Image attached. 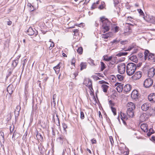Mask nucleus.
I'll return each mask as SVG.
<instances>
[{"instance_id":"obj_1","label":"nucleus","mask_w":155,"mask_h":155,"mask_svg":"<svg viewBox=\"0 0 155 155\" xmlns=\"http://www.w3.org/2000/svg\"><path fill=\"white\" fill-rule=\"evenodd\" d=\"M100 21L102 23L101 32V33H105L109 30L111 22L104 17L100 18Z\"/></svg>"},{"instance_id":"obj_2","label":"nucleus","mask_w":155,"mask_h":155,"mask_svg":"<svg viewBox=\"0 0 155 155\" xmlns=\"http://www.w3.org/2000/svg\"><path fill=\"white\" fill-rule=\"evenodd\" d=\"M135 108L134 104L131 102L128 103L127 104V117H132L134 116V110Z\"/></svg>"},{"instance_id":"obj_3","label":"nucleus","mask_w":155,"mask_h":155,"mask_svg":"<svg viewBox=\"0 0 155 155\" xmlns=\"http://www.w3.org/2000/svg\"><path fill=\"white\" fill-rule=\"evenodd\" d=\"M136 69V65L133 63H130L127 65V74L129 76L134 73Z\"/></svg>"},{"instance_id":"obj_4","label":"nucleus","mask_w":155,"mask_h":155,"mask_svg":"<svg viewBox=\"0 0 155 155\" xmlns=\"http://www.w3.org/2000/svg\"><path fill=\"white\" fill-rule=\"evenodd\" d=\"M140 127L143 131L146 132H148L147 135L149 136L153 133V129L150 128L149 130H148V126L147 124H142L141 125Z\"/></svg>"},{"instance_id":"obj_5","label":"nucleus","mask_w":155,"mask_h":155,"mask_svg":"<svg viewBox=\"0 0 155 155\" xmlns=\"http://www.w3.org/2000/svg\"><path fill=\"white\" fill-rule=\"evenodd\" d=\"M144 58L145 60H153L155 59V55L153 54L149 53L148 50H146L144 52Z\"/></svg>"},{"instance_id":"obj_6","label":"nucleus","mask_w":155,"mask_h":155,"mask_svg":"<svg viewBox=\"0 0 155 155\" xmlns=\"http://www.w3.org/2000/svg\"><path fill=\"white\" fill-rule=\"evenodd\" d=\"M153 83V81L152 79L148 78L144 81L143 86L146 88H149L152 85Z\"/></svg>"},{"instance_id":"obj_7","label":"nucleus","mask_w":155,"mask_h":155,"mask_svg":"<svg viewBox=\"0 0 155 155\" xmlns=\"http://www.w3.org/2000/svg\"><path fill=\"white\" fill-rule=\"evenodd\" d=\"M142 73L140 71L136 72L130 78V81L136 80L140 79L142 76Z\"/></svg>"},{"instance_id":"obj_8","label":"nucleus","mask_w":155,"mask_h":155,"mask_svg":"<svg viewBox=\"0 0 155 155\" xmlns=\"http://www.w3.org/2000/svg\"><path fill=\"white\" fill-rule=\"evenodd\" d=\"M125 66L124 63L120 64L118 66V71L120 73L122 74L125 72Z\"/></svg>"},{"instance_id":"obj_9","label":"nucleus","mask_w":155,"mask_h":155,"mask_svg":"<svg viewBox=\"0 0 155 155\" xmlns=\"http://www.w3.org/2000/svg\"><path fill=\"white\" fill-rule=\"evenodd\" d=\"M27 33L29 35H35V36H36L38 34L37 31L35 29H33L31 27H29L27 31Z\"/></svg>"},{"instance_id":"obj_10","label":"nucleus","mask_w":155,"mask_h":155,"mask_svg":"<svg viewBox=\"0 0 155 155\" xmlns=\"http://www.w3.org/2000/svg\"><path fill=\"white\" fill-rule=\"evenodd\" d=\"M83 84L86 86L88 87L91 91H92L91 89L93 90L92 86V81L90 79H87L84 80V81Z\"/></svg>"},{"instance_id":"obj_11","label":"nucleus","mask_w":155,"mask_h":155,"mask_svg":"<svg viewBox=\"0 0 155 155\" xmlns=\"http://www.w3.org/2000/svg\"><path fill=\"white\" fill-rule=\"evenodd\" d=\"M132 49L134 50L133 52L134 53H136L137 51L138 47L134 44H133L128 46L127 48V51H130Z\"/></svg>"},{"instance_id":"obj_12","label":"nucleus","mask_w":155,"mask_h":155,"mask_svg":"<svg viewBox=\"0 0 155 155\" xmlns=\"http://www.w3.org/2000/svg\"><path fill=\"white\" fill-rule=\"evenodd\" d=\"M131 97L133 99H136L139 97V94L138 92L136 90H134L132 92Z\"/></svg>"},{"instance_id":"obj_13","label":"nucleus","mask_w":155,"mask_h":155,"mask_svg":"<svg viewBox=\"0 0 155 155\" xmlns=\"http://www.w3.org/2000/svg\"><path fill=\"white\" fill-rule=\"evenodd\" d=\"M151 106V104L150 103H146L143 104L141 107V109L144 111L147 110Z\"/></svg>"},{"instance_id":"obj_14","label":"nucleus","mask_w":155,"mask_h":155,"mask_svg":"<svg viewBox=\"0 0 155 155\" xmlns=\"http://www.w3.org/2000/svg\"><path fill=\"white\" fill-rule=\"evenodd\" d=\"M147 115L146 113L142 114L140 117V120L141 122L145 121L148 119Z\"/></svg>"},{"instance_id":"obj_15","label":"nucleus","mask_w":155,"mask_h":155,"mask_svg":"<svg viewBox=\"0 0 155 155\" xmlns=\"http://www.w3.org/2000/svg\"><path fill=\"white\" fill-rule=\"evenodd\" d=\"M148 100L151 102H155V94L151 93L150 94L148 97Z\"/></svg>"},{"instance_id":"obj_16","label":"nucleus","mask_w":155,"mask_h":155,"mask_svg":"<svg viewBox=\"0 0 155 155\" xmlns=\"http://www.w3.org/2000/svg\"><path fill=\"white\" fill-rule=\"evenodd\" d=\"M147 21L152 23H155V17L152 16L148 15L146 17Z\"/></svg>"},{"instance_id":"obj_17","label":"nucleus","mask_w":155,"mask_h":155,"mask_svg":"<svg viewBox=\"0 0 155 155\" xmlns=\"http://www.w3.org/2000/svg\"><path fill=\"white\" fill-rule=\"evenodd\" d=\"M155 69L153 68L152 67L150 68L148 71V75L149 77H153L155 73Z\"/></svg>"},{"instance_id":"obj_18","label":"nucleus","mask_w":155,"mask_h":155,"mask_svg":"<svg viewBox=\"0 0 155 155\" xmlns=\"http://www.w3.org/2000/svg\"><path fill=\"white\" fill-rule=\"evenodd\" d=\"M120 118L121 120H122L124 124L125 125H126V122H125V118L126 117V114L122 112L120 113Z\"/></svg>"},{"instance_id":"obj_19","label":"nucleus","mask_w":155,"mask_h":155,"mask_svg":"<svg viewBox=\"0 0 155 155\" xmlns=\"http://www.w3.org/2000/svg\"><path fill=\"white\" fill-rule=\"evenodd\" d=\"M60 63H59L56 66L53 68V69L55 71L56 73H59L60 71Z\"/></svg>"},{"instance_id":"obj_20","label":"nucleus","mask_w":155,"mask_h":155,"mask_svg":"<svg viewBox=\"0 0 155 155\" xmlns=\"http://www.w3.org/2000/svg\"><path fill=\"white\" fill-rule=\"evenodd\" d=\"M127 24L128 25L127 26V29H128V32L129 33L128 34H129L132 32V27L133 26V25L131 24L130 23H127ZM128 34L127 33V35Z\"/></svg>"},{"instance_id":"obj_21","label":"nucleus","mask_w":155,"mask_h":155,"mask_svg":"<svg viewBox=\"0 0 155 155\" xmlns=\"http://www.w3.org/2000/svg\"><path fill=\"white\" fill-rule=\"evenodd\" d=\"M129 59L135 62H137L138 61V59L135 55H133L130 57Z\"/></svg>"},{"instance_id":"obj_22","label":"nucleus","mask_w":155,"mask_h":155,"mask_svg":"<svg viewBox=\"0 0 155 155\" xmlns=\"http://www.w3.org/2000/svg\"><path fill=\"white\" fill-rule=\"evenodd\" d=\"M112 35V32H109L108 34H103L102 35V38H103L107 39L108 37H111Z\"/></svg>"},{"instance_id":"obj_23","label":"nucleus","mask_w":155,"mask_h":155,"mask_svg":"<svg viewBox=\"0 0 155 155\" xmlns=\"http://www.w3.org/2000/svg\"><path fill=\"white\" fill-rule=\"evenodd\" d=\"M108 87H109L106 84H102L101 86V88L102 90L104 92H107Z\"/></svg>"},{"instance_id":"obj_24","label":"nucleus","mask_w":155,"mask_h":155,"mask_svg":"<svg viewBox=\"0 0 155 155\" xmlns=\"http://www.w3.org/2000/svg\"><path fill=\"white\" fill-rule=\"evenodd\" d=\"M103 58L104 60L106 61H110L112 58V56L108 57L107 55L104 56Z\"/></svg>"},{"instance_id":"obj_25","label":"nucleus","mask_w":155,"mask_h":155,"mask_svg":"<svg viewBox=\"0 0 155 155\" xmlns=\"http://www.w3.org/2000/svg\"><path fill=\"white\" fill-rule=\"evenodd\" d=\"M36 137L38 139L40 140L41 141L43 140V136L40 133H38L36 135Z\"/></svg>"},{"instance_id":"obj_26","label":"nucleus","mask_w":155,"mask_h":155,"mask_svg":"<svg viewBox=\"0 0 155 155\" xmlns=\"http://www.w3.org/2000/svg\"><path fill=\"white\" fill-rule=\"evenodd\" d=\"M64 139V138L62 136H61L59 137L57 139V141L58 142L62 144L63 143V140Z\"/></svg>"},{"instance_id":"obj_27","label":"nucleus","mask_w":155,"mask_h":155,"mask_svg":"<svg viewBox=\"0 0 155 155\" xmlns=\"http://www.w3.org/2000/svg\"><path fill=\"white\" fill-rule=\"evenodd\" d=\"M81 67V70H82L83 69H85L86 68L87 64L85 63L82 62L80 64Z\"/></svg>"},{"instance_id":"obj_28","label":"nucleus","mask_w":155,"mask_h":155,"mask_svg":"<svg viewBox=\"0 0 155 155\" xmlns=\"http://www.w3.org/2000/svg\"><path fill=\"white\" fill-rule=\"evenodd\" d=\"M7 91L9 94H12L13 93L12 86L10 85L8 86L7 88Z\"/></svg>"},{"instance_id":"obj_29","label":"nucleus","mask_w":155,"mask_h":155,"mask_svg":"<svg viewBox=\"0 0 155 155\" xmlns=\"http://www.w3.org/2000/svg\"><path fill=\"white\" fill-rule=\"evenodd\" d=\"M117 90L119 92H121L123 89V87L122 85H119L116 88Z\"/></svg>"},{"instance_id":"obj_30","label":"nucleus","mask_w":155,"mask_h":155,"mask_svg":"<svg viewBox=\"0 0 155 155\" xmlns=\"http://www.w3.org/2000/svg\"><path fill=\"white\" fill-rule=\"evenodd\" d=\"M43 146H42L41 144H40L38 146V148L39 151L41 154L43 153Z\"/></svg>"},{"instance_id":"obj_31","label":"nucleus","mask_w":155,"mask_h":155,"mask_svg":"<svg viewBox=\"0 0 155 155\" xmlns=\"http://www.w3.org/2000/svg\"><path fill=\"white\" fill-rule=\"evenodd\" d=\"M18 63V60H14L13 61L12 65L13 66V67H14V68H15L17 65Z\"/></svg>"},{"instance_id":"obj_32","label":"nucleus","mask_w":155,"mask_h":155,"mask_svg":"<svg viewBox=\"0 0 155 155\" xmlns=\"http://www.w3.org/2000/svg\"><path fill=\"white\" fill-rule=\"evenodd\" d=\"M117 59V58L116 57H114L113 58H112L111 61H110L111 62H110V63L112 65L114 64V63H115L116 62Z\"/></svg>"},{"instance_id":"obj_33","label":"nucleus","mask_w":155,"mask_h":155,"mask_svg":"<svg viewBox=\"0 0 155 155\" xmlns=\"http://www.w3.org/2000/svg\"><path fill=\"white\" fill-rule=\"evenodd\" d=\"M51 40L50 39L49 42H50V46L49 47V49L50 50H51L52 48L54 46V42L51 41Z\"/></svg>"},{"instance_id":"obj_34","label":"nucleus","mask_w":155,"mask_h":155,"mask_svg":"<svg viewBox=\"0 0 155 155\" xmlns=\"http://www.w3.org/2000/svg\"><path fill=\"white\" fill-rule=\"evenodd\" d=\"M4 140V134L3 132H0V141Z\"/></svg>"},{"instance_id":"obj_35","label":"nucleus","mask_w":155,"mask_h":155,"mask_svg":"<svg viewBox=\"0 0 155 155\" xmlns=\"http://www.w3.org/2000/svg\"><path fill=\"white\" fill-rule=\"evenodd\" d=\"M56 95L54 94L53 95V101H52L51 102V104H54V106H55L56 103L55 102V99L56 97Z\"/></svg>"},{"instance_id":"obj_36","label":"nucleus","mask_w":155,"mask_h":155,"mask_svg":"<svg viewBox=\"0 0 155 155\" xmlns=\"http://www.w3.org/2000/svg\"><path fill=\"white\" fill-rule=\"evenodd\" d=\"M126 55V52H120L116 54V56L118 57H120L122 56Z\"/></svg>"},{"instance_id":"obj_37","label":"nucleus","mask_w":155,"mask_h":155,"mask_svg":"<svg viewBox=\"0 0 155 155\" xmlns=\"http://www.w3.org/2000/svg\"><path fill=\"white\" fill-rule=\"evenodd\" d=\"M77 52L79 54H81L83 52V48L81 47H80L78 48L77 50Z\"/></svg>"},{"instance_id":"obj_38","label":"nucleus","mask_w":155,"mask_h":155,"mask_svg":"<svg viewBox=\"0 0 155 155\" xmlns=\"http://www.w3.org/2000/svg\"><path fill=\"white\" fill-rule=\"evenodd\" d=\"M117 76L118 80L120 81H122L123 79V76L121 75L117 74Z\"/></svg>"},{"instance_id":"obj_39","label":"nucleus","mask_w":155,"mask_h":155,"mask_svg":"<svg viewBox=\"0 0 155 155\" xmlns=\"http://www.w3.org/2000/svg\"><path fill=\"white\" fill-rule=\"evenodd\" d=\"M131 86L129 84H127V92L130 91L131 89Z\"/></svg>"},{"instance_id":"obj_40","label":"nucleus","mask_w":155,"mask_h":155,"mask_svg":"<svg viewBox=\"0 0 155 155\" xmlns=\"http://www.w3.org/2000/svg\"><path fill=\"white\" fill-rule=\"evenodd\" d=\"M72 31L74 33V35H79L78 30V29H73L72 30Z\"/></svg>"},{"instance_id":"obj_41","label":"nucleus","mask_w":155,"mask_h":155,"mask_svg":"<svg viewBox=\"0 0 155 155\" xmlns=\"http://www.w3.org/2000/svg\"><path fill=\"white\" fill-rule=\"evenodd\" d=\"M101 69L102 71H103L105 68V64L103 62H101Z\"/></svg>"},{"instance_id":"obj_42","label":"nucleus","mask_w":155,"mask_h":155,"mask_svg":"<svg viewBox=\"0 0 155 155\" xmlns=\"http://www.w3.org/2000/svg\"><path fill=\"white\" fill-rule=\"evenodd\" d=\"M16 109L17 110L15 111V113L16 112H17L18 113V115L19 111L21 109V107L19 106H17L16 107Z\"/></svg>"},{"instance_id":"obj_43","label":"nucleus","mask_w":155,"mask_h":155,"mask_svg":"<svg viewBox=\"0 0 155 155\" xmlns=\"http://www.w3.org/2000/svg\"><path fill=\"white\" fill-rule=\"evenodd\" d=\"M84 113L82 111H81L80 112V118L81 119H84Z\"/></svg>"},{"instance_id":"obj_44","label":"nucleus","mask_w":155,"mask_h":155,"mask_svg":"<svg viewBox=\"0 0 155 155\" xmlns=\"http://www.w3.org/2000/svg\"><path fill=\"white\" fill-rule=\"evenodd\" d=\"M109 104L111 108L113 107V106H114L115 104L111 100H110L109 101Z\"/></svg>"},{"instance_id":"obj_45","label":"nucleus","mask_w":155,"mask_h":155,"mask_svg":"<svg viewBox=\"0 0 155 155\" xmlns=\"http://www.w3.org/2000/svg\"><path fill=\"white\" fill-rule=\"evenodd\" d=\"M71 65L75 66V60L74 57L73 58L71 59Z\"/></svg>"},{"instance_id":"obj_46","label":"nucleus","mask_w":155,"mask_h":155,"mask_svg":"<svg viewBox=\"0 0 155 155\" xmlns=\"http://www.w3.org/2000/svg\"><path fill=\"white\" fill-rule=\"evenodd\" d=\"M62 126L64 130L65 131H66V129L67 128V124L65 123H63L62 124Z\"/></svg>"},{"instance_id":"obj_47","label":"nucleus","mask_w":155,"mask_h":155,"mask_svg":"<svg viewBox=\"0 0 155 155\" xmlns=\"http://www.w3.org/2000/svg\"><path fill=\"white\" fill-rule=\"evenodd\" d=\"M111 108L112 111L113 112V113L114 115H116V109H115V108L114 107H112Z\"/></svg>"},{"instance_id":"obj_48","label":"nucleus","mask_w":155,"mask_h":155,"mask_svg":"<svg viewBox=\"0 0 155 155\" xmlns=\"http://www.w3.org/2000/svg\"><path fill=\"white\" fill-rule=\"evenodd\" d=\"M109 140L111 143V145L113 146L114 144V141L112 137H109Z\"/></svg>"},{"instance_id":"obj_49","label":"nucleus","mask_w":155,"mask_h":155,"mask_svg":"<svg viewBox=\"0 0 155 155\" xmlns=\"http://www.w3.org/2000/svg\"><path fill=\"white\" fill-rule=\"evenodd\" d=\"M26 62H27V60H26V59H25L23 61L22 68H23V69H24V68L25 66V64L26 63Z\"/></svg>"},{"instance_id":"obj_50","label":"nucleus","mask_w":155,"mask_h":155,"mask_svg":"<svg viewBox=\"0 0 155 155\" xmlns=\"http://www.w3.org/2000/svg\"><path fill=\"white\" fill-rule=\"evenodd\" d=\"M119 27L117 26L114 27V31L115 32H117L119 30Z\"/></svg>"},{"instance_id":"obj_51","label":"nucleus","mask_w":155,"mask_h":155,"mask_svg":"<svg viewBox=\"0 0 155 155\" xmlns=\"http://www.w3.org/2000/svg\"><path fill=\"white\" fill-rule=\"evenodd\" d=\"M89 63L91 65H93V66H95V64L94 63V61L92 59H90L89 60Z\"/></svg>"},{"instance_id":"obj_52","label":"nucleus","mask_w":155,"mask_h":155,"mask_svg":"<svg viewBox=\"0 0 155 155\" xmlns=\"http://www.w3.org/2000/svg\"><path fill=\"white\" fill-rule=\"evenodd\" d=\"M138 11L140 15H142L144 14V13L142 10L141 9H139L137 10Z\"/></svg>"},{"instance_id":"obj_53","label":"nucleus","mask_w":155,"mask_h":155,"mask_svg":"<svg viewBox=\"0 0 155 155\" xmlns=\"http://www.w3.org/2000/svg\"><path fill=\"white\" fill-rule=\"evenodd\" d=\"M114 2L115 6L119 3V0H114Z\"/></svg>"},{"instance_id":"obj_54","label":"nucleus","mask_w":155,"mask_h":155,"mask_svg":"<svg viewBox=\"0 0 155 155\" xmlns=\"http://www.w3.org/2000/svg\"><path fill=\"white\" fill-rule=\"evenodd\" d=\"M127 18H128V19L127 20V21H128V20H129V21H131V22L133 21V18L132 17H131L128 16L127 17Z\"/></svg>"},{"instance_id":"obj_55","label":"nucleus","mask_w":155,"mask_h":155,"mask_svg":"<svg viewBox=\"0 0 155 155\" xmlns=\"http://www.w3.org/2000/svg\"><path fill=\"white\" fill-rule=\"evenodd\" d=\"M99 83L100 84H104V83L108 84L106 82V81H103V80H102V81H100L99 82Z\"/></svg>"},{"instance_id":"obj_56","label":"nucleus","mask_w":155,"mask_h":155,"mask_svg":"<svg viewBox=\"0 0 155 155\" xmlns=\"http://www.w3.org/2000/svg\"><path fill=\"white\" fill-rule=\"evenodd\" d=\"M143 54L142 53H140L138 54V57H139L140 58H142L143 57Z\"/></svg>"},{"instance_id":"obj_57","label":"nucleus","mask_w":155,"mask_h":155,"mask_svg":"<svg viewBox=\"0 0 155 155\" xmlns=\"http://www.w3.org/2000/svg\"><path fill=\"white\" fill-rule=\"evenodd\" d=\"M91 142L92 143H96V140L95 139H93L91 140Z\"/></svg>"},{"instance_id":"obj_58","label":"nucleus","mask_w":155,"mask_h":155,"mask_svg":"<svg viewBox=\"0 0 155 155\" xmlns=\"http://www.w3.org/2000/svg\"><path fill=\"white\" fill-rule=\"evenodd\" d=\"M93 77L94 78V79H96V80L100 79L96 75L93 76Z\"/></svg>"},{"instance_id":"obj_59","label":"nucleus","mask_w":155,"mask_h":155,"mask_svg":"<svg viewBox=\"0 0 155 155\" xmlns=\"http://www.w3.org/2000/svg\"><path fill=\"white\" fill-rule=\"evenodd\" d=\"M104 7V6L103 5H101L99 6L98 8L100 9H102Z\"/></svg>"},{"instance_id":"obj_60","label":"nucleus","mask_w":155,"mask_h":155,"mask_svg":"<svg viewBox=\"0 0 155 155\" xmlns=\"http://www.w3.org/2000/svg\"><path fill=\"white\" fill-rule=\"evenodd\" d=\"M12 22L11 21H8L7 22V25H10L12 24Z\"/></svg>"},{"instance_id":"obj_61","label":"nucleus","mask_w":155,"mask_h":155,"mask_svg":"<svg viewBox=\"0 0 155 155\" xmlns=\"http://www.w3.org/2000/svg\"><path fill=\"white\" fill-rule=\"evenodd\" d=\"M95 3H94L93 5L91 6V8L92 9H94L95 8Z\"/></svg>"},{"instance_id":"obj_62","label":"nucleus","mask_w":155,"mask_h":155,"mask_svg":"<svg viewBox=\"0 0 155 155\" xmlns=\"http://www.w3.org/2000/svg\"><path fill=\"white\" fill-rule=\"evenodd\" d=\"M117 42H118V41L116 40H114L112 41V43H114Z\"/></svg>"},{"instance_id":"obj_63","label":"nucleus","mask_w":155,"mask_h":155,"mask_svg":"<svg viewBox=\"0 0 155 155\" xmlns=\"http://www.w3.org/2000/svg\"><path fill=\"white\" fill-rule=\"evenodd\" d=\"M90 0H85V2H84V4H87L89 2Z\"/></svg>"},{"instance_id":"obj_64","label":"nucleus","mask_w":155,"mask_h":155,"mask_svg":"<svg viewBox=\"0 0 155 155\" xmlns=\"http://www.w3.org/2000/svg\"><path fill=\"white\" fill-rule=\"evenodd\" d=\"M151 138L152 140L155 141V137H152Z\"/></svg>"}]
</instances>
